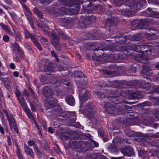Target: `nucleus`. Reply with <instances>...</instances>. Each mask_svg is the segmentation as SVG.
<instances>
[{
	"label": "nucleus",
	"instance_id": "obj_1",
	"mask_svg": "<svg viewBox=\"0 0 159 159\" xmlns=\"http://www.w3.org/2000/svg\"><path fill=\"white\" fill-rule=\"evenodd\" d=\"M38 25L44 34L49 36H51V43L52 45L58 51L61 50V48L59 45L60 39L57 35V33L54 31H52L51 33L48 31V27L42 23H38Z\"/></svg>",
	"mask_w": 159,
	"mask_h": 159
},
{
	"label": "nucleus",
	"instance_id": "obj_2",
	"mask_svg": "<svg viewBox=\"0 0 159 159\" xmlns=\"http://www.w3.org/2000/svg\"><path fill=\"white\" fill-rule=\"evenodd\" d=\"M104 105L106 112L112 115L115 116L118 114L124 113V109L118 106L116 107L113 106L107 102H105Z\"/></svg>",
	"mask_w": 159,
	"mask_h": 159
},
{
	"label": "nucleus",
	"instance_id": "obj_3",
	"mask_svg": "<svg viewBox=\"0 0 159 159\" xmlns=\"http://www.w3.org/2000/svg\"><path fill=\"white\" fill-rule=\"evenodd\" d=\"M126 3L131 9L139 10L145 5L146 1L145 0H127Z\"/></svg>",
	"mask_w": 159,
	"mask_h": 159
},
{
	"label": "nucleus",
	"instance_id": "obj_4",
	"mask_svg": "<svg viewBox=\"0 0 159 159\" xmlns=\"http://www.w3.org/2000/svg\"><path fill=\"white\" fill-rule=\"evenodd\" d=\"M84 111L86 115L90 120L95 116L96 109L93 104L89 102L85 105Z\"/></svg>",
	"mask_w": 159,
	"mask_h": 159
},
{
	"label": "nucleus",
	"instance_id": "obj_5",
	"mask_svg": "<svg viewBox=\"0 0 159 159\" xmlns=\"http://www.w3.org/2000/svg\"><path fill=\"white\" fill-rule=\"evenodd\" d=\"M79 98L81 101H86L89 98V90L83 88L79 91Z\"/></svg>",
	"mask_w": 159,
	"mask_h": 159
},
{
	"label": "nucleus",
	"instance_id": "obj_6",
	"mask_svg": "<svg viewBox=\"0 0 159 159\" xmlns=\"http://www.w3.org/2000/svg\"><path fill=\"white\" fill-rule=\"evenodd\" d=\"M61 4L63 3L65 6L69 7H72L73 5H79L83 3L81 0H60Z\"/></svg>",
	"mask_w": 159,
	"mask_h": 159
},
{
	"label": "nucleus",
	"instance_id": "obj_7",
	"mask_svg": "<svg viewBox=\"0 0 159 159\" xmlns=\"http://www.w3.org/2000/svg\"><path fill=\"white\" fill-rule=\"evenodd\" d=\"M144 46L145 47H144V48L143 49V50H144V51H141L140 52L143 54V56L145 57L146 58L148 59V57H149L151 54H152L153 52H152L151 51L150 49H149L148 47L147 46ZM139 55V56L140 58L138 59L136 58V59L140 61L141 60L142 58V56L140 55Z\"/></svg>",
	"mask_w": 159,
	"mask_h": 159
},
{
	"label": "nucleus",
	"instance_id": "obj_8",
	"mask_svg": "<svg viewBox=\"0 0 159 159\" xmlns=\"http://www.w3.org/2000/svg\"><path fill=\"white\" fill-rule=\"evenodd\" d=\"M55 12L59 13V15H61L63 14H74L75 12H72L71 10H69L68 9H66L64 7H62L59 9L57 8H55Z\"/></svg>",
	"mask_w": 159,
	"mask_h": 159
},
{
	"label": "nucleus",
	"instance_id": "obj_9",
	"mask_svg": "<svg viewBox=\"0 0 159 159\" xmlns=\"http://www.w3.org/2000/svg\"><path fill=\"white\" fill-rule=\"evenodd\" d=\"M57 102V100L53 98L47 99L45 103V107L48 109L52 108L54 107Z\"/></svg>",
	"mask_w": 159,
	"mask_h": 159
},
{
	"label": "nucleus",
	"instance_id": "obj_10",
	"mask_svg": "<svg viewBox=\"0 0 159 159\" xmlns=\"http://www.w3.org/2000/svg\"><path fill=\"white\" fill-rule=\"evenodd\" d=\"M74 74L75 76L78 77V79L79 78L80 79V82L78 84V86L80 87V84L84 85L86 84V80L83 81L84 79L83 78L84 74L82 72L80 71H76Z\"/></svg>",
	"mask_w": 159,
	"mask_h": 159
},
{
	"label": "nucleus",
	"instance_id": "obj_11",
	"mask_svg": "<svg viewBox=\"0 0 159 159\" xmlns=\"http://www.w3.org/2000/svg\"><path fill=\"white\" fill-rule=\"evenodd\" d=\"M96 20V18L94 16H90L84 18L83 20L81 26L84 27V26L89 25L91 23L94 21Z\"/></svg>",
	"mask_w": 159,
	"mask_h": 159
},
{
	"label": "nucleus",
	"instance_id": "obj_12",
	"mask_svg": "<svg viewBox=\"0 0 159 159\" xmlns=\"http://www.w3.org/2000/svg\"><path fill=\"white\" fill-rule=\"evenodd\" d=\"M121 152L124 155L126 156H131L133 153V149L130 147H125L121 150Z\"/></svg>",
	"mask_w": 159,
	"mask_h": 159
},
{
	"label": "nucleus",
	"instance_id": "obj_13",
	"mask_svg": "<svg viewBox=\"0 0 159 159\" xmlns=\"http://www.w3.org/2000/svg\"><path fill=\"white\" fill-rule=\"evenodd\" d=\"M12 47L14 49L16 52L17 53L21 58H22L24 56L23 52L20 49L18 44L16 43L15 42L12 45Z\"/></svg>",
	"mask_w": 159,
	"mask_h": 159
},
{
	"label": "nucleus",
	"instance_id": "obj_14",
	"mask_svg": "<svg viewBox=\"0 0 159 159\" xmlns=\"http://www.w3.org/2000/svg\"><path fill=\"white\" fill-rule=\"evenodd\" d=\"M43 93L44 95L47 98L50 97L52 94V92L51 90L47 86L43 88Z\"/></svg>",
	"mask_w": 159,
	"mask_h": 159
},
{
	"label": "nucleus",
	"instance_id": "obj_15",
	"mask_svg": "<svg viewBox=\"0 0 159 159\" xmlns=\"http://www.w3.org/2000/svg\"><path fill=\"white\" fill-rule=\"evenodd\" d=\"M24 149L25 151L27 154L32 157H34V153L33 152L32 149L26 144L24 145Z\"/></svg>",
	"mask_w": 159,
	"mask_h": 159
},
{
	"label": "nucleus",
	"instance_id": "obj_16",
	"mask_svg": "<svg viewBox=\"0 0 159 159\" xmlns=\"http://www.w3.org/2000/svg\"><path fill=\"white\" fill-rule=\"evenodd\" d=\"M25 14L27 18L30 23L31 26L33 29H34V27L33 25V16L32 13L30 11H28L25 12Z\"/></svg>",
	"mask_w": 159,
	"mask_h": 159
},
{
	"label": "nucleus",
	"instance_id": "obj_17",
	"mask_svg": "<svg viewBox=\"0 0 159 159\" xmlns=\"http://www.w3.org/2000/svg\"><path fill=\"white\" fill-rule=\"evenodd\" d=\"M42 71H44L47 73L48 74L53 75L52 73L55 71V69L53 67L50 66H45L44 67V69L42 70Z\"/></svg>",
	"mask_w": 159,
	"mask_h": 159
},
{
	"label": "nucleus",
	"instance_id": "obj_18",
	"mask_svg": "<svg viewBox=\"0 0 159 159\" xmlns=\"http://www.w3.org/2000/svg\"><path fill=\"white\" fill-rule=\"evenodd\" d=\"M0 25L2 27V29L5 32L9 34L11 36L13 35V32L7 25L3 24V23H1L0 24Z\"/></svg>",
	"mask_w": 159,
	"mask_h": 159
},
{
	"label": "nucleus",
	"instance_id": "obj_19",
	"mask_svg": "<svg viewBox=\"0 0 159 159\" xmlns=\"http://www.w3.org/2000/svg\"><path fill=\"white\" fill-rule=\"evenodd\" d=\"M150 68L148 66H144L143 67V70L141 71L142 74H143L146 75H150L151 74L148 71H150Z\"/></svg>",
	"mask_w": 159,
	"mask_h": 159
},
{
	"label": "nucleus",
	"instance_id": "obj_20",
	"mask_svg": "<svg viewBox=\"0 0 159 159\" xmlns=\"http://www.w3.org/2000/svg\"><path fill=\"white\" fill-rule=\"evenodd\" d=\"M66 102L69 105H72L75 102V100L73 97L72 95H70L67 97L66 98Z\"/></svg>",
	"mask_w": 159,
	"mask_h": 159
},
{
	"label": "nucleus",
	"instance_id": "obj_21",
	"mask_svg": "<svg viewBox=\"0 0 159 159\" xmlns=\"http://www.w3.org/2000/svg\"><path fill=\"white\" fill-rule=\"evenodd\" d=\"M0 79L1 81L4 84L5 86L6 87H8L10 85L11 82L7 78H2L0 77Z\"/></svg>",
	"mask_w": 159,
	"mask_h": 159
},
{
	"label": "nucleus",
	"instance_id": "obj_22",
	"mask_svg": "<svg viewBox=\"0 0 159 159\" xmlns=\"http://www.w3.org/2000/svg\"><path fill=\"white\" fill-rule=\"evenodd\" d=\"M56 30L57 31L59 35L61 36V37L64 39H67L68 38L67 35L59 29L56 28Z\"/></svg>",
	"mask_w": 159,
	"mask_h": 159
},
{
	"label": "nucleus",
	"instance_id": "obj_23",
	"mask_svg": "<svg viewBox=\"0 0 159 159\" xmlns=\"http://www.w3.org/2000/svg\"><path fill=\"white\" fill-rule=\"evenodd\" d=\"M7 119L9 121L10 125H12L16 123L15 120L12 114H10L7 117Z\"/></svg>",
	"mask_w": 159,
	"mask_h": 159
},
{
	"label": "nucleus",
	"instance_id": "obj_24",
	"mask_svg": "<svg viewBox=\"0 0 159 159\" xmlns=\"http://www.w3.org/2000/svg\"><path fill=\"white\" fill-rule=\"evenodd\" d=\"M131 27L133 30H135L140 28L138 21L137 20H135L132 22Z\"/></svg>",
	"mask_w": 159,
	"mask_h": 159
},
{
	"label": "nucleus",
	"instance_id": "obj_25",
	"mask_svg": "<svg viewBox=\"0 0 159 159\" xmlns=\"http://www.w3.org/2000/svg\"><path fill=\"white\" fill-rule=\"evenodd\" d=\"M144 45H135L134 47V50L137 52H140L141 51H144L143 49L145 47Z\"/></svg>",
	"mask_w": 159,
	"mask_h": 159
},
{
	"label": "nucleus",
	"instance_id": "obj_26",
	"mask_svg": "<svg viewBox=\"0 0 159 159\" xmlns=\"http://www.w3.org/2000/svg\"><path fill=\"white\" fill-rule=\"evenodd\" d=\"M115 20H110L106 21L105 25L106 26L111 27L112 26H115Z\"/></svg>",
	"mask_w": 159,
	"mask_h": 159
},
{
	"label": "nucleus",
	"instance_id": "obj_27",
	"mask_svg": "<svg viewBox=\"0 0 159 159\" xmlns=\"http://www.w3.org/2000/svg\"><path fill=\"white\" fill-rule=\"evenodd\" d=\"M130 38L131 40L138 41L141 40L142 39V37L141 34H136L134 35L130 36Z\"/></svg>",
	"mask_w": 159,
	"mask_h": 159
},
{
	"label": "nucleus",
	"instance_id": "obj_28",
	"mask_svg": "<svg viewBox=\"0 0 159 159\" xmlns=\"http://www.w3.org/2000/svg\"><path fill=\"white\" fill-rule=\"evenodd\" d=\"M93 95L97 96L98 98L100 99H103L105 98V95L102 92L97 91L95 92Z\"/></svg>",
	"mask_w": 159,
	"mask_h": 159
},
{
	"label": "nucleus",
	"instance_id": "obj_29",
	"mask_svg": "<svg viewBox=\"0 0 159 159\" xmlns=\"http://www.w3.org/2000/svg\"><path fill=\"white\" fill-rule=\"evenodd\" d=\"M15 38L16 40L21 41V33L18 31L17 32H15Z\"/></svg>",
	"mask_w": 159,
	"mask_h": 159
},
{
	"label": "nucleus",
	"instance_id": "obj_30",
	"mask_svg": "<svg viewBox=\"0 0 159 159\" xmlns=\"http://www.w3.org/2000/svg\"><path fill=\"white\" fill-rule=\"evenodd\" d=\"M23 109L24 111L25 112L28 116L29 118H32L33 116L32 115L31 112L30 110L27 107V106H25L23 107Z\"/></svg>",
	"mask_w": 159,
	"mask_h": 159
},
{
	"label": "nucleus",
	"instance_id": "obj_31",
	"mask_svg": "<svg viewBox=\"0 0 159 159\" xmlns=\"http://www.w3.org/2000/svg\"><path fill=\"white\" fill-rule=\"evenodd\" d=\"M34 13L36 14L39 18L40 19L42 18L43 17V15L42 13L39 11L38 8H34Z\"/></svg>",
	"mask_w": 159,
	"mask_h": 159
},
{
	"label": "nucleus",
	"instance_id": "obj_32",
	"mask_svg": "<svg viewBox=\"0 0 159 159\" xmlns=\"http://www.w3.org/2000/svg\"><path fill=\"white\" fill-rule=\"evenodd\" d=\"M19 100V102L22 107H24L25 106H27V105L25 103V101L24 97H20V98H18Z\"/></svg>",
	"mask_w": 159,
	"mask_h": 159
},
{
	"label": "nucleus",
	"instance_id": "obj_33",
	"mask_svg": "<svg viewBox=\"0 0 159 159\" xmlns=\"http://www.w3.org/2000/svg\"><path fill=\"white\" fill-rule=\"evenodd\" d=\"M33 148L34 151L35 152L36 155L38 156L41 157V156L42 154L39 151L37 145H35V146L34 147H33Z\"/></svg>",
	"mask_w": 159,
	"mask_h": 159
},
{
	"label": "nucleus",
	"instance_id": "obj_34",
	"mask_svg": "<svg viewBox=\"0 0 159 159\" xmlns=\"http://www.w3.org/2000/svg\"><path fill=\"white\" fill-rule=\"evenodd\" d=\"M42 148L44 150L47 151L49 148V145L48 142L46 140H44L43 145L42 146Z\"/></svg>",
	"mask_w": 159,
	"mask_h": 159
},
{
	"label": "nucleus",
	"instance_id": "obj_35",
	"mask_svg": "<svg viewBox=\"0 0 159 159\" xmlns=\"http://www.w3.org/2000/svg\"><path fill=\"white\" fill-rule=\"evenodd\" d=\"M147 38L148 39H154L157 38V36L155 34L147 33L146 34Z\"/></svg>",
	"mask_w": 159,
	"mask_h": 159
},
{
	"label": "nucleus",
	"instance_id": "obj_36",
	"mask_svg": "<svg viewBox=\"0 0 159 159\" xmlns=\"http://www.w3.org/2000/svg\"><path fill=\"white\" fill-rule=\"evenodd\" d=\"M99 134L102 138L104 142H106L108 140V138L107 135L103 133L102 132H99Z\"/></svg>",
	"mask_w": 159,
	"mask_h": 159
},
{
	"label": "nucleus",
	"instance_id": "obj_37",
	"mask_svg": "<svg viewBox=\"0 0 159 159\" xmlns=\"http://www.w3.org/2000/svg\"><path fill=\"white\" fill-rule=\"evenodd\" d=\"M16 154L18 157L19 159H24L23 156L21 153L20 151L18 148H17L16 151Z\"/></svg>",
	"mask_w": 159,
	"mask_h": 159
},
{
	"label": "nucleus",
	"instance_id": "obj_38",
	"mask_svg": "<svg viewBox=\"0 0 159 159\" xmlns=\"http://www.w3.org/2000/svg\"><path fill=\"white\" fill-rule=\"evenodd\" d=\"M34 44L40 51L42 50V48L40 44L37 40L34 41Z\"/></svg>",
	"mask_w": 159,
	"mask_h": 159
},
{
	"label": "nucleus",
	"instance_id": "obj_39",
	"mask_svg": "<svg viewBox=\"0 0 159 159\" xmlns=\"http://www.w3.org/2000/svg\"><path fill=\"white\" fill-rule=\"evenodd\" d=\"M24 34L25 38L27 39L30 38L31 35L30 32L26 29L24 30Z\"/></svg>",
	"mask_w": 159,
	"mask_h": 159
},
{
	"label": "nucleus",
	"instance_id": "obj_40",
	"mask_svg": "<svg viewBox=\"0 0 159 159\" xmlns=\"http://www.w3.org/2000/svg\"><path fill=\"white\" fill-rule=\"evenodd\" d=\"M10 127L11 129H13L16 133H18V130L17 127L16 125V123L10 125Z\"/></svg>",
	"mask_w": 159,
	"mask_h": 159
},
{
	"label": "nucleus",
	"instance_id": "obj_41",
	"mask_svg": "<svg viewBox=\"0 0 159 159\" xmlns=\"http://www.w3.org/2000/svg\"><path fill=\"white\" fill-rule=\"evenodd\" d=\"M147 14L150 16H152L153 14L154 13L153 11L151 8H148L146 11Z\"/></svg>",
	"mask_w": 159,
	"mask_h": 159
},
{
	"label": "nucleus",
	"instance_id": "obj_42",
	"mask_svg": "<svg viewBox=\"0 0 159 159\" xmlns=\"http://www.w3.org/2000/svg\"><path fill=\"white\" fill-rule=\"evenodd\" d=\"M144 83L143 82L141 83V85H143V87L148 89L150 87V85L148 82H147L145 84H144Z\"/></svg>",
	"mask_w": 159,
	"mask_h": 159
},
{
	"label": "nucleus",
	"instance_id": "obj_43",
	"mask_svg": "<svg viewBox=\"0 0 159 159\" xmlns=\"http://www.w3.org/2000/svg\"><path fill=\"white\" fill-rule=\"evenodd\" d=\"M140 92H135L133 95V96L134 98H140Z\"/></svg>",
	"mask_w": 159,
	"mask_h": 159
},
{
	"label": "nucleus",
	"instance_id": "obj_44",
	"mask_svg": "<svg viewBox=\"0 0 159 159\" xmlns=\"http://www.w3.org/2000/svg\"><path fill=\"white\" fill-rule=\"evenodd\" d=\"M28 145L30 147L33 146V147H34L35 146V145H37L32 140H29L28 142Z\"/></svg>",
	"mask_w": 159,
	"mask_h": 159
},
{
	"label": "nucleus",
	"instance_id": "obj_45",
	"mask_svg": "<svg viewBox=\"0 0 159 159\" xmlns=\"http://www.w3.org/2000/svg\"><path fill=\"white\" fill-rule=\"evenodd\" d=\"M51 54L55 58V59L58 62L59 61V59L57 57V54L54 51H51Z\"/></svg>",
	"mask_w": 159,
	"mask_h": 159
},
{
	"label": "nucleus",
	"instance_id": "obj_46",
	"mask_svg": "<svg viewBox=\"0 0 159 159\" xmlns=\"http://www.w3.org/2000/svg\"><path fill=\"white\" fill-rule=\"evenodd\" d=\"M119 98L118 97L113 96L110 98V100L112 102H117L119 100L118 99Z\"/></svg>",
	"mask_w": 159,
	"mask_h": 159
},
{
	"label": "nucleus",
	"instance_id": "obj_47",
	"mask_svg": "<svg viewBox=\"0 0 159 159\" xmlns=\"http://www.w3.org/2000/svg\"><path fill=\"white\" fill-rule=\"evenodd\" d=\"M79 143L76 141H74L73 142L72 144L74 146V147L76 148H78L79 146Z\"/></svg>",
	"mask_w": 159,
	"mask_h": 159
},
{
	"label": "nucleus",
	"instance_id": "obj_48",
	"mask_svg": "<svg viewBox=\"0 0 159 159\" xmlns=\"http://www.w3.org/2000/svg\"><path fill=\"white\" fill-rule=\"evenodd\" d=\"M69 134L67 133H64L62 135V137L64 139H67L69 137Z\"/></svg>",
	"mask_w": 159,
	"mask_h": 159
},
{
	"label": "nucleus",
	"instance_id": "obj_49",
	"mask_svg": "<svg viewBox=\"0 0 159 159\" xmlns=\"http://www.w3.org/2000/svg\"><path fill=\"white\" fill-rule=\"evenodd\" d=\"M29 89L31 93V95L33 97V98H36L35 97V93L33 91V90L31 89V88L30 87H29Z\"/></svg>",
	"mask_w": 159,
	"mask_h": 159
},
{
	"label": "nucleus",
	"instance_id": "obj_50",
	"mask_svg": "<svg viewBox=\"0 0 159 159\" xmlns=\"http://www.w3.org/2000/svg\"><path fill=\"white\" fill-rule=\"evenodd\" d=\"M41 42L45 44H47L48 41V40L46 38H44L43 36L41 37Z\"/></svg>",
	"mask_w": 159,
	"mask_h": 159
},
{
	"label": "nucleus",
	"instance_id": "obj_51",
	"mask_svg": "<svg viewBox=\"0 0 159 159\" xmlns=\"http://www.w3.org/2000/svg\"><path fill=\"white\" fill-rule=\"evenodd\" d=\"M152 17H153L157 18H159V13L157 12L154 11V13Z\"/></svg>",
	"mask_w": 159,
	"mask_h": 159
},
{
	"label": "nucleus",
	"instance_id": "obj_52",
	"mask_svg": "<svg viewBox=\"0 0 159 159\" xmlns=\"http://www.w3.org/2000/svg\"><path fill=\"white\" fill-rule=\"evenodd\" d=\"M7 140L8 142V144L9 146H11V137L10 136H7Z\"/></svg>",
	"mask_w": 159,
	"mask_h": 159
},
{
	"label": "nucleus",
	"instance_id": "obj_53",
	"mask_svg": "<svg viewBox=\"0 0 159 159\" xmlns=\"http://www.w3.org/2000/svg\"><path fill=\"white\" fill-rule=\"evenodd\" d=\"M15 93L17 96V98H20V94H21L20 92L17 89H16V90L15 91Z\"/></svg>",
	"mask_w": 159,
	"mask_h": 159
},
{
	"label": "nucleus",
	"instance_id": "obj_54",
	"mask_svg": "<svg viewBox=\"0 0 159 159\" xmlns=\"http://www.w3.org/2000/svg\"><path fill=\"white\" fill-rule=\"evenodd\" d=\"M9 37L7 35L4 36L3 38V39L5 42H8L9 40Z\"/></svg>",
	"mask_w": 159,
	"mask_h": 159
},
{
	"label": "nucleus",
	"instance_id": "obj_55",
	"mask_svg": "<svg viewBox=\"0 0 159 159\" xmlns=\"http://www.w3.org/2000/svg\"><path fill=\"white\" fill-rule=\"evenodd\" d=\"M52 0H41V2L42 3H49L52 2Z\"/></svg>",
	"mask_w": 159,
	"mask_h": 159
},
{
	"label": "nucleus",
	"instance_id": "obj_56",
	"mask_svg": "<svg viewBox=\"0 0 159 159\" xmlns=\"http://www.w3.org/2000/svg\"><path fill=\"white\" fill-rule=\"evenodd\" d=\"M23 95L25 96L26 97H28L29 96V94L28 91L26 89H24L23 92Z\"/></svg>",
	"mask_w": 159,
	"mask_h": 159
},
{
	"label": "nucleus",
	"instance_id": "obj_57",
	"mask_svg": "<svg viewBox=\"0 0 159 159\" xmlns=\"http://www.w3.org/2000/svg\"><path fill=\"white\" fill-rule=\"evenodd\" d=\"M149 2H152L155 4H159V0H148Z\"/></svg>",
	"mask_w": 159,
	"mask_h": 159
},
{
	"label": "nucleus",
	"instance_id": "obj_58",
	"mask_svg": "<svg viewBox=\"0 0 159 159\" xmlns=\"http://www.w3.org/2000/svg\"><path fill=\"white\" fill-rule=\"evenodd\" d=\"M155 118L159 120V111H157L155 112Z\"/></svg>",
	"mask_w": 159,
	"mask_h": 159
},
{
	"label": "nucleus",
	"instance_id": "obj_59",
	"mask_svg": "<svg viewBox=\"0 0 159 159\" xmlns=\"http://www.w3.org/2000/svg\"><path fill=\"white\" fill-rule=\"evenodd\" d=\"M9 13L10 14L11 16L13 18H15L16 17V14L14 12H12V13L9 12Z\"/></svg>",
	"mask_w": 159,
	"mask_h": 159
},
{
	"label": "nucleus",
	"instance_id": "obj_60",
	"mask_svg": "<svg viewBox=\"0 0 159 159\" xmlns=\"http://www.w3.org/2000/svg\"><path fill=\"white\" fill-rule=\"evenodd\" d=\"M30 107L32 111H35V108L34 105L31 102L30 103Z\"/></svg>",
	"mask_w": 159,
	"mask_h": 159
},
{
	"label": "nucleus",
	"instance_id": "obj_61",
	"mask_svg": "<svg viewBox=\"0 0 159 159\" xmlns=\"http://www.w3.org/2000/svg\"><path fill=\"white\" fill-rule=\"evenodd\" d=\"M10 67L11 69H14L16 67L14 63H11L10 64Z\"/></svg>",
	"mask_w": 159,
	"mask_h": 159
},
{
	"label": "nucleus",
	"instance_id": "obj_62",
	"mask_svg": "<svg viewBox=\"0 0 159 159\" xmlns=\"http://www.w3.org/2000/svg\"><path fill=\"white\" fill-rule=\"evenodd\" d=\"M13 74L15 77H18L19 76V73L17 71H14L13 72Z\"/></svg>",
	"mask_w": 159,
	"mask_h": 159
},
{
	"label": "nucleus",
	"instance_id": "obj_63",
	"mask_svg": "<svg viewBox=\"0 0 159 159\" xmlns=\"http://www.w3.org/2000/svg\"><path fill=\"white\" fill-rule=\"evenodd\" d=\"M151 103L149 102H145L143 103V106H148Z\"/></svg>",
	"mask_w": 159,
	"mask_h": 159
},
{
	"label": "nucleus",
	"instance_id": "obj_64",
	"mask_svg": "<svg viewBox=\"0 0 159 159\" xmlns=\"http://www.w3.org/2000/svg\"><path fill=\"white\" fill-rule=\"evenodd\" d=\"M61 82L62 83L64 84H66V85H67L68 84V82L67 81H66L64 79L62 80Z\"/></svg>",
	"mask_w": 159,
	"mask_h": 159
}]
</instances>
